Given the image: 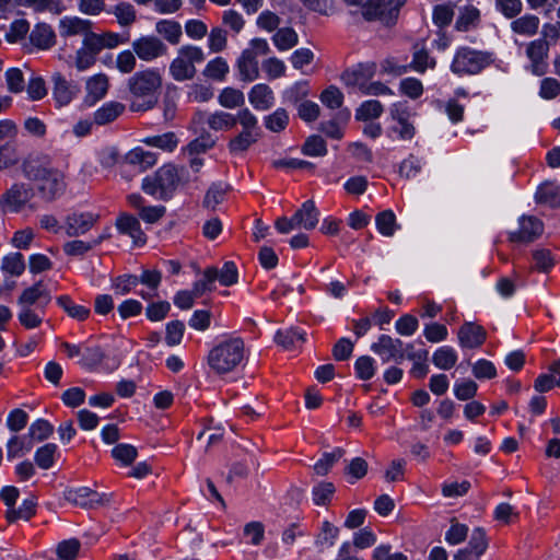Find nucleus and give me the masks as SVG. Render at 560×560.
Returning <instances> with one entry per match:
<instances>
[{"mask_svg":"<svg viewBox=\"0 0 560 560\" xmlns=\"http://www.w3.org/2000/svg\"><path fill=\"white\" fill-rule=\"evenodd\" d=\"M190 182L189 172L185 166L166 163L143 178L141 189L156 200L167 201L179 187H185Z\"/></svg>","mask_w":560,"mask_h":560,"instance_id":"nucleus-1","label":"nucleus"},{"mask_svg":"<svg viewBox=\"0 0 560 560\" xmlns=\"http://www.w3.org/2000/svg\"><path fill=\"white\" fill-rule=\"evenodd\" d=\"M162 75L159 69L148 68L137 71L127 81L131 95V109L145 112L154 107L158 102V91L162 88Z\"/></svg>","mask_w":560,"mask_h":560,"instance_id":"nucleus-2","label":"nucleus"},{"mask_svg":"<svg viewBox=\"0 0 560 560\" xmlns=\"http://www.w3.org/2000/svg\"><path fill=\"white\" fill-rule=\"evenodd\" d=\"M22 171L26 178L38 183L37 190L46 201L60 197L66 189L63 174L43 165L38 160L26 159L22 164Z\"/></svg>","mask_w":560,"mask_h":560,"instance_id":"nucleus-3","label":"nucleus"},{"mask_svg":"<svg viewBox=\"0 0 560 560\" xmlns=\"http://www.w3.org/2000/svg\"><path fill=\"white\" fill-rule=\"evenodd\" d=\"M244 358V340L241 337H228L209 351L207 361L214 373L226 374L234 371Z\"/></svg>","mask_w":560,"mask_h":560,"instance_id":"nucleus-4","label":"nucleus"},{"mask_svg":"<svg viewBox=\"0 0 560 560\" xmlns=\"http://www.w3.org/2000/svg\"><path fill=\"white\" fill-rule=\"evenodd\" d=\"M237 124L241 126V130L228 143L229 152L232 155L245 153L261 137L258 119L248 108H242L236 113Z\"/></svg>","mask_w":560,"mask_h":560,"instance_id":"nucleus-5","label":"nucleus"},{"mask_svg":"<svg viewBox=\"0 0 560 560\" xmlns=\"http://www.w3.org/2000/svg\"><path fill=\"white\" fill-rule=\"evenodd\" d=\"M492 63L493 55L491 52L463 46L455 51L451 71L458 77L476 75Z\"/></svg>","mask_w":560,"mask_h":560,"instance_id":"nucleus-6","label":"nucleus"},{"mask_svg":"<svg viewBox=\"0 0 560 560\" xmlns=\"http://www.w3.org/2000/svg\"><path fill=\"white\" fill-rule=\"evenodd\" d=\"M407 0H364L360 13L366 22H380L390 27L397 23L400 9Z\"/></svg>","mask_w":560,"mask_h":560,"instance_id":"nucleus-7","label":"nucleus"},{"mask_svg":"<svg viewBox=\"0 0 560 560\" xmlns=\"http://www.w3.org/2000/svg\"><path fill=\"white\" fill-rule=\"evenodd\" d=\"M205 60L203 50L194 45H184L170 63V75L177 82L192 80L197 73L196 63Z\"/></svg>","mask_w":560,"mask_h":560,"instance_id":"nucleus-8","label":"nucleus"},{"mask_svg":"<svg viewBox=\"0 0 560 560\" xmlns=\"http://www.w3.org/2000/svg\"><path fill=\"white\" fill-rule=\"evenodd\" d=\"M389 114L394 125L389 128L400 140H411L416 135V127L411 120L415 116L407 102H397L392 104Z\"/></svg>","mask_w":560,"mask_h":560,"instance_id":"nucleus-9","label":"nucleus"},{"mask_svg":"<svg viewBox=\"0 0 560 560\" xmlns=\"http://www.w3.org/2000/svg\"><path fill=\"white\" fill-rule=\"evenodd\" d=\"M371 350L377 354L384 363L395 362L400 364L406 359L405 343L399 338L389 335H381L376 342L371 345Z\"/></svg>","mask_w":560,"mask_h":560,"instance_id":"nucleus-10","label":"nucleus"},{"mask_svg":"<svg viewBox=\"0 0 560 560\" xmlns=\"http://www.w3.org/2000/svg\"><path fill=\"white\" fill-rule=\"evenodd\" d=\"M34 192L26 184H13L0 197V209L3 212L18 213L32 199Z\"/></svg>","mask_w":560,"mask_h":560,"instance_id":"nucleus-11","label":"nucleus"},{"mask_svg":"<svg viewBox=\"0 0 560 560\" xmlns=\"http://www.w3.org/2000/svg\"><path fill=\"white\" fill-rule=\"evenodd\" d=\"M110 494L98 493L88 487L68 489L65 491V499L82 508L94 509L106 505L110 502Z\"/></svg>","mask_w":560,"mask_h":560,"instance_id":"nucleus-12","label":"nucleus"},{"mask_svg":"<svg viewBox=\"0 0 560 560\" xmlns=\"http://www.w3.org/2000/svg\"><path fill=\"white\" fill-rule=\"evenodd\" d=\"M131 46L136 56L145 62L166 56L168 52V48L162 39L153 35L141 36L135 39Z\"/></svg>","mask_w":560,"mask_h":560,"instance_id":"nucleus-13","label":"nucleus"},{"mask_svg":"<svg viewBox=\"0 0 560 560\" xmlns=\"http://www.w3.org/2000/svg\"><path fill=\"white\" fill-rule=\"evenodd\" d=\"M549 52V43L546 39H535L530 42L526 48V55L530 60L532 72L535 75L541 77L548 70V63L546 61Z\"/></svg>","mask_w":560,"mask_h":560,"instance_id":"nucleus-14","label":"nucleus"},{"mask_svg":"<svg viewBox=\"0 0 560 560\" xmlns=\"http://www.w3.org/2000/svg\"><path fill=\"white\" fill-rule=\"evenodd\" d=\"M375 62L359 63L343 71L341 80L347 86H355L361 91L375 75Z\"/></svg>","mask_w":560,"mask_h":560,"instance_id":"nucleus-15","label":"nucleus"},{"mask_svg":"<svg viewBox=\"0 0 560 560\" xmlns=\"http://www.w3.org/2000/svg\"><path fill=\"white\" fill-rule=\"evenodd\" d=\"M542 222L536 217H522L520 219V228L515 232H511L509 240L513 243H530L542 234Z\"/></svg>","mask_w":560,"mask_h":560,"instance_id":"nucleus-16","label":"nucleus"},{"mask_svg":"<svg viewBox=\"0 0 560 560\" xmlns=\"http://www.w3.org/2000/svg\"><path fill=\"white\" fill-rule=\"evenodd\" d=\"M98 214L93 212H73L65 220L68 236H80L89 232L98 221Z\"/></svg>","mask_w":560,"mask_h":560,"instance_id":"nucleus-17","label":"nucleus"},{"mask_svg":"<svg viewBox=\"0 0 560 560\" xmlns=\"http://www.w3.org/2000/svg\"><path fill=\"white\" fill-rule=\"evenodd\" d=\"M51 81L54 83L52 96L57 106L59 107L70 104V102L80 91L79 86L75 83L68 81L59 72L52 74Z\"/></svg>","mask_w":560,"mask_h":560,"instance_id":"nucleus-18","label":"nucleus"},{"mask_svg":"<svg viewBox=\"0 0 560 560\" xmlns=\"http://www.w3.org/2000/svg\"><path fill=\"white\" fill-rule=\"evenodd\" d=\"M156 162L158 156L154 152L147 151L140 147H137L126 154L125 162L121 166L122 173L125 172V168H133L141 173L153 167Z\"/></svg>","mask_w":560,"mask_h":560,"instance_id":"nucleus-19","label":"nucleus"},{"mask_svg":"<svg viewBox=\"0 0 560 560\" xmlns=\"http://www.w3.org/2000/svg\"><path fill=\"white\" fill-rule=\"evenodd\" d=\"M51 301V295L49 291L43 284V281H38L32 287L24 289L21 295L18 299L19 306H31L35 307L36 305H47Z\"/></svg>","mask_w":560,"mask_h":560,"instance_id":"nucleus-20","label":"nucleus"},{"mask_svg":"<svg viewBox=\"0 0 560 560\" xmlns=\"http://www.w3.org/2000/svg\"><path fill=\"white\" fill-rule=\"evenodd\" d=\"M487 339V331L480 325L465 323L458 329V341L462 348H479Z\"/></svg>","mask_w":560,"mask_h":560,"instance_id":"nucleus-21","label":"nucleus"},{"mask_svg":"<svg viewBox=\"0 0 560 560\" xmlns=\"http://www.w3.org/2000/svg\"><path fill=\"white\" fill-rule=\"evenodd\" d=\"M116 226L121 234L130 236L135 245L141 246L145 244L147 236L136 217L124 213L117 218Z\"/></svg>","mask_w":560,"mask_h":560,"instance_id":"nucleus-22","label":"nucleus"},{"mask_svg":"<svg viewBox=\"0 0 560 560\" xmlns=\"http://www.w3.org/2000/svg\"><path fill=\"white\" fill-rule=\"evenodd\" d=\"M436 66V61L433 57H431L428 50L424 47L418 49V46H415V51L412 54V61L409 66L398 67L396 69H392V72L396 74H401L407 72L408 68L419 72L424 73L427 69H434Z\"/></svg>","mask_w":560,"mask_h":560,"instance_id":"nucleus-23","label":"nucleus"},{"mask_svg":"<svg viewBox=\"0 0 560 560\" xmlns=\"http://www.w3.org/2000/svg\"><path fill=\"white\" fill-rule=\"evenodd\" d=\"M248 101L256 110H268L275 104V94L269 85L259 83L248 93Z\"/></svg>","mask_w":560,"mask_h":560,"instance_id":"nucleus-24","label":"nucleus"},{"mask_svg":"<svg viewBox=\"0 0 560 560\" xmlns=\"http://www.w3.org/2000/svg\"><path fill=\"white\" fill-rule=\"evenodd\" d=\"M92 22L78 16H65L59 21V34L61 37L83 35L91 30Z\"/></svg>","mask_w":560,"mask_h":560,"instance_id":"nucleus-25","label":"nucleus"},{"mask_svg":"<svg viewBox=\"0 0 560 560\" xmlns=\"http://www.w3.org/2000/svg\"><path fill=\"white\" fill-rule=\"evenodd\" d=\"M126 106L117 101L104 103L93 114V122L97 126L108 125L124 114Z\"/></svg>","mask_w":560,"mask_h":560,"instance_id":"nucleus-26","label":"nucleus"},{"mask_svg":"<svg viewBox=\"0 0 560 560\" xmlns=\"http://www.w3.org/2000/svg\"><path fill=\"white\" fill-rule=\"evenodd\" d=\"M293 220L298 226L305 230H313L318 223L319 212L313 200H306L302 207L293 214Z\"/></svg>","mask_w":560,"mask_h":560,"instance_id":"nucleus-27","label":"nucleus"},{"mask_svg":"<svg viewBox=\"0 0 560 560\" xmlns=\"http://www.w3.org/2000/svg\"><path fill=\"white\" fill-rule=\"evenodd\" d=\"M237 68L243 81L252 82L259 77L258 61L255 52L250 49H245L242 52L237 60Z\"/></svg>","mask_w":560,"mask_h":560,"instance_id":"nucleus-28","label":"nucleus"},{"mask_svg":"<svg viewBox=\"0 0 560 560\" xmlns=\"http://www.w3.org/2000/svg\"><path fill=\"white\" fill-rule=\"evenodd\" d=\"M30 40L39 49H48L55 45L56 34L49 24L38 23L31 32Z\"/></svg>","mask_w":560,"mask_h":560,"instance_id":"nucleus-29","label":"nucleus"},{"mask_svg":"<svg viewBox=\"0 0 560 560\" xmlns=\"http://www.w3.org/2000/svg\"><path fill=\"white\" fill-rule=\"evenodd\" d=\"M85 88L88 102L94 104L106 95L109 88L108 78L104 73L95 74L86 81Z\"/></svg>","mask_w":560,"mask_h":560,"instance_id":"nucleus-30","label":"nucleus"},{"mask_svg":"<svg viewBox=\"0 0 560 560\" xmlns=\"http://www.w3.org/2000/svg\"><path fill=\"white\" fill-rule=\"evenodd\" d=\"M45 310L44 305H36L35 307L20 306L18 319L26 329L37 328L44 320Z\"/></svg>","mask_w":560,"mask_h":560,"instance_id":"nucleus-31","label":"nucleus"},{"mask_svg":"<svg viewBox=\"0 0 560 560\" xmlns=\"http://www.w3.org/2000/svg\"><path fill=\"white\" fill-rule=\"evenodd\" d=\"M512 20L511 30L515 34L529 37L538 32L540 20L537 15L527 13Z\"/></svg>","mask_w":560,"mask_h":560,"instance_id":"nucleus-32","label":"nucleus"},{"mask_svg":"<svg viewBox=\"0 0 560 560\" xmlns=\"http://www.w3.org/2000/svg\"><path fill=\"white\" fill-rule=\"evenodd\" d=\"M19 5L32 8L35 12L59 15L66 10L63 0H16Z\"/></svg>","mask_w":560,"mask_h":560,"instance_id":"nucleus-33","label":"nucleus"},{"mask_svg":"<svg viewBox=\"0 0 560 560\" xmlns=\"http://www.w3.org/2000/svg\"><path fill=\"white\" fill-rule=\"evenodd\" d=\"M141 142L165 152H173L177 148L179 140L175 132L168 131L162 135L145 137Z\"/></svg>","mask_w":560,"mask_h":560,"instance_id":"nucleus-34","label":"nucleus"},{"mask_svg":"<svg viewBox=\"0 0 560 560\" xmlns=\"http://www.w3.org/2000/svg\"><path fill=\"white\" fill-rule=\"evenodd\" d=\"M480 21V11L474 5H466L460 9L455 22V28L458 32H467L478 25Z\"/></svg>","mask_w":560,"mask_h":560,"instance_id":"nucleus-35","label":"nucleus"},{"mask_svg":"<svg viewBox=\"0 0 560 560\" xmlns=\"http://www.w3.org/2000/svg\"><path fill=\"white\" fill-rule=\"evenodd\" d=\"M155 31L172 45H177L182 37V26L173 20H161L155 24Z\"/></svg>","mask_w":560,"mask_h":560,"instance_id":"nucleus-36","label":"nucleus"},{"mask_svg":"<svg viewBox=\"0 0 560 560\" xmlns=\"http://www.w3.org/2000/svg\"><path fill=\"white\" fill-rule=\"evenodd\" d=\"M536 201L552 208L560 207V186L552 183L540 185L535 195Z\"/></svg>","mask_w":560,"mask_h":560,"instance_id":"nucleus-37","label":"nucleus"},{"mask_svg":"<svg viewBox=\"0 0 560 560\" xmlns=\"http://www.w3.org/2000/svg\"><path fill=\"white\" fill-rule=\"evenodd\" d=\"M304 340L305 331L295 327L278 330L275 336V341L287 350L294 348L298 343L304 342Z\"/></svg>","mask_w":560,"mask_h":560,"instance_id":"nucleus-38","label":"nucleus"},{"mask_svg":"<svg viewBox=\"0 0 560 560\" xmlns=\"http://www.w3.org/2000/svg\"><path fill=\"white\" fill-rule=\"evenodd\" d=\"M57 304L72 318L85 320L90 316V308L84 305L75 304L69 295L57 298Z\"/></svg>","mask_w":560,"mask_h":560,"instance_id":"nucleus-39","label":"nucleus"},{"mask_svg":"<svg viewBox=\"0 0 560 560\" xmlns=\"http://www.w3.org/2000/svg\"><path fill=\"white\" fill-rule=\"evenodd\" d=\"M24 256L19 253H10L2 258L1 270L13 277H20L25 271Z\"/></svg>","mask_w":560,"mask_h":560,"instance_id":"nucleus-40","label":"nucleus"},{"mask_svg":"<svg viewBox=\"0 0 560 560\" xmlns=\"http://www.w3.org/2000/svg\"><path fill=\"white\" fill-rule=\"evenodd\" d=\"M272 42L279 50L285 51L298 45L299 35L292 27H282L277 30Z\"/></svg>","mask_w":560,"mask_h":560,"instance_id":"nucleus-41","label":"nucleus"},{"mask_svg":"<svg viewBox=\"0 0 560 560\" xmlns=\"http://www.w3.org/2000/svg\"><path fill=\"white\" fill-rule=\"evenodd\" d=\"M289 121L290 117L288 112L281 107L264 117V125L266 129L276 133L283 131L288 127Z\"/></svg>","mask_w":560,"mask_h":560,"instance_id":"nucleus-42","label":"nucleus"},{"mask_svg":"<svg viewBox=\"0 0 560 560\" xmlns=\"http://www.w3.org/2000/svg\"><path fill=\"white\" fill-rule=\"evenodd\" d=\"M33 447V441L27 436L13 435L7 443V456L9 459L28 453Z\"/></svg>","mask_w":560,"mask_h":560,"instance_id":"nucleus-43","label":"nucleus"},{"mask_svg":"<svg viewBox=\"0 0 560 560\" xmlns=\"http://www.w3.org/2000/svg\"><path fill=\"white\" fill-rule=\"evenodd\" d=\"M228 188V185L223 183H212L205 195L202 206L207 209L214 210L218 205L223 202Z\"/></svg>","mask_w":560,"mask_h":560,"instance_id":"nucleus-44","label":"nucleus"},{"mask_svg":"<svg viewBox=\"0 0 560 560\" xmlns=\"http://www.w3.org/2000/svg\"><path fill=\"white\" fill-rule=\"evenodd\" d=\"M207 124L215 131L230 130L236 125V114L219 110L209 115Z\"/></svg>","mask_w":560,"mask_h":560,"instance_id":"nucleus-45","label":"nucleus"},{"mask_svg":"<svg viewBox=\"0 0 560 560\" xmlns=\"http://www.w3.org/2000/svg\"><path fill=\"white\" fill-rule=\"evenodd\" d=\"M433 364L441 370H450L457 362V353L450 346L440 347L432 355Z\"/></svg>","mask_w":560,"mask_h":560,"instance_id":"nucleus-46","label":"nucleus"},{"mask_svg":"<svg viewBox=\"0 0 560 560\" xmlns=\"http://www.w3.org/2000/svg\"><path fill=\"white\" fill-rule=\"evenodd\" d=\"M117 19L120 26L127 27L137 21V11L129 2H119L110 11Z\"/></svg>","mask_w":560,"mask_h":560,"instance_id":"nucleus-47","label":"nucleus"},{"mask_svg":"<svg viewBox=\"0 0 560 560\" xmlns=\"http://www.w3.org/2000/svg\"><path fill=\"white\" fill-rule=\"evenodd\" d=\"M345 454V450L336 447L332 452L324 453L323 456L315 463L314 471L318 476H325L330 468L337 463Z\"/></svg>","mask_w":560,"mask_h":560,"instance_id":"nucleus-48","label":"nucleus"},{"mask_svg":"<svg viewBox=\"0 0 560 560\" xmlns=\"http://www.w3.org/2000/svg\"><path fill=\"white\" fill-rule=\"evenodd\" d=\"M57 445L54 443H47L40 446L34 455L36 465L42 469H50L55 464V454L57 453Z\"/></svg>","mask_w":560,"mask_h":560,"instance_id":"nucleus-49","label":"nucleus"},{"mask_svg":"<svg viewBox=\"0 0 560 560\" xmlns=\"http://www.w3.org/2000/svg\"><path fill=\"white\" fill-rule=\"evenodd\" d=\"M229 65L222 57L210 60L205 70L203 75L214 81H223L229 73Z\"/></svg>","mask_w":560,"mask_h":560,"instance_id":"nucleus-50","label":"nucleus"},{"mask_svg":"<svg viewBox=\"0 0 560 560\" xmlns=\"http://www.w3.org/2000/svg\"><path fill=\"white\" fill-rule=\"evenodd\" d=\"M383 113V105L380 101L369 100L363 102L360 107L355 110V119L361 121H368L371 119L378 118Z\"/></svg>","mask_w":560,"mask_h":560,"instance_id":"nucleus-51","label":"nucleus"},{"mask_svg":"<svg viewBox=\"0 0 560 560\" xmlns=\"http://www.w3.org/2000/svg\"><path fill=\"white\" fill-rule=\"evenodd\" d=\"M218 101L225 108H236L243 106L245 96L242 91L234 88H225L219 94Z\"/></svg>","mask_w":560,"mask_h":560,"instance_id":"nucleus-52","label":"nucleus"},{"mask_svg":"<svg viewBox=\"0 0 560 560\" xmlns=\"http://www.w3.org/2000/svg\"><path fill=\"white\" fill-rule=\"evenodd\" d=\"M301 151L307 156H325L328 152L326 141L317 135L307 137Z\"/></svg>","mask_w":560,"mask_h":560,"instance_id":"nucleus-53","label":"nucleus"},{"mask_svg":"<svg viewBox=\"0 0 560 560\" xmlns=\"http://www.w3.org/2000/svg\"><path fill=\"white\" fill-rule=\"evenodd\" d=\"M218 278V268L208 267L203 271L202 278L197 280L192 285V291L199 298L205 292L211 291L213 289V283Z\"/></svg>","mask_w":560,"mask_h":560,"instance_id":"nucleus-54","label":"nucleus"},{"mask_svg":"<svg viewBox=\"0 0 560 560\" xmlns=\"http://www.w3.org/2000/svg\"><path fill=\"white\" fill-rule=\"evenodd\" d=\"M376 228L384 236H392L396 231V215L392 210L380 212L376 218Z\"/></svg>","mask_w":560,"mask_h":560,"instance_id":"nucleus-55","label":"nucleus"},{"mask_svg":"<svg viewBox=\"0 0 560 560\" xmlns=\"http://www.w3.org/2000/svg\"><path fill=\"white\" fill-rule=\"evenodd\" d=\"M81 548V542L77 538L62 540L57 545L56 553L59 560H75Z\"/></svg>","mask_w":560,"mask_h":560,"instance_id":"nucleus-56","label":"nucleus"},{"mask_svg":"<svg viewBox=\"0 0 560 560\" xmlns=\"http://www.w3.org/2000/svg\"><path fill=\"white\" fill-rule=\"evenodd\" d=\"M103 241V237H98L97 240L93 241V243L84 242L81 240H74L67 242L63 245V252L68 256H83L88 252H90L93 247L101 244Z\"/></svg>","mask_w":560,"mask_h":560,"instance_id":"nucleus-57","label":"nucleus"},{"mask_svg":"<svg viewBox=\"0 0 560 560\" xmlns=\"http://www.w3.org/2000/svg\"><path fill=\"white\" fill-rule=\"evenodd\" d=\"M358 378L369 381L375 375V360L369 355L359 357L354 363Z\"/></svg>","mask_w":560,"mask_h":560,"instance_id":"nucleus-58","label":"nucleus"},{"mask_svg":"<svg viewBox=\"0 0 560 560\" xmlns=\"http://www.w3.org/2000/svg\"><path fill=\"white\" fill-rule=\"evenodd\" d=\"M54 432V427L45 419H37L28 428V436L32 441L42 442Z\"/></svg>","mask_w":560,"mask_h":560,"instance_id":"nucleus-59","label":"nucleus"},{"mask_svg":"<svg viewBox=\"0 0 560 560\" xmlns=\"http://www.w3.org/2000/svg\"><path fill=\"white\" fill-rule=\"evenodd\" d=\"M81 365L86 369H95L105 358V353L98 346L85 347L81 355Z\"/></svg>","mask_w":560,"mask_h":560,"instance_id":"nucleus-60","label":"nucleus"},{"mask_svg":"<svg viewBox=\"0 0 560 560\" xmlns=\"http://www.w3.org/2000/svg\"><path fill=\"white\" fill-rule=\"evenodd\" d=\"M139 284V279L135 275H121L113 279L112 288L119 295L131 292Z\"/></svg>","mask_w":560,"mask_h":560,"instance_id":"nucleus-61","label":"nucleus"},{"mask_svg":"<svg viewBox=\"0 0 560 560\" xmlns=\"http://www.w3.org/2000/svg\"><path fill=\"white\" fill-rule=\"evenodd\" d=\"M335 486L332 482H319L313 488V501L316 505H326L330 502L335 493Z\"/></svg>","mask_w":560,"mask_h":560,"instance_id":"nucleus-62","label":"nucleus"},{"mask_svg":"<svg viewBox=\"0 0 560 560\" xmlns=\"http://www.w3.org/2000/svg\"><path fill=\"white\" fill-rule=\"evenodd\" d=\"M137 454V448L133 445L126 443L117 444L112 450L113 457L125 466L132 464Z\"/></svg>","mask_w":560,"mask_h":560,"instance_id":"nucleus-63","label":"nucleus"},{"mask_svg":"<svg viewBox=\"0 0 560 560\" xmlns=\"http://www.w3.org/2000/svg\"><path fill=\"white\" fill-rule=\"evenodd\" d=\"M319 100L326 107L337 109L343 103V94L337 86L330 85L320 93Z\"/></svg>","mask_w":560,"mask_h":560,"instance_id":"nucleus-64","label":"nucleus"}]
</instances>
